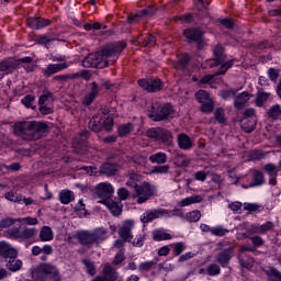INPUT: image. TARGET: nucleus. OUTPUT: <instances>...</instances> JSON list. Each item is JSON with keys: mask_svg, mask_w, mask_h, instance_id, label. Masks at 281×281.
I'll use <instances>...</instances> for the list:
<instances>
[{"mask_svg": "<svg viewBox=\"0 0 281 281\" xmlns=\"http://www.w3.org/2000/svg\"><path fill=\"white\" fill-rule=\"evenodd\" d=\"M19 67H23L26 74H32V71H36V64H34V58L32 57H23L18 59V69Z\"/></svg>", "mask_w": 281, "mask_h": 281, "instance_id": "nucleus-20", "label": "nucleus"}, {"mask_svg": "<svg viewBox=\"0 0 281 281\" xmlns=\"http://www.w3.org/2000/svg\"><path fill=\"white\" fill-rule=\"evenodd\" d=\"M40 239L42 240V243L54 240V232L52 231V227L49 226L42 227L40 232Z\"/></svg>", "mask_w": 281, "mask_h": 281, "instance_id": "nucleus-35", "label": "nucleus"}, {"mask_svg": "<svg viewBox=\"0 0 281 281\" xmlns=\"http://www.w3.org/2000/svg\"><path fill=\"white\" fill-rule=\"evenodd\" d=\"M113 192H115V189L113 188V184L109 182H101L94 188V194H97L99 199H103L101 203L110 201L111 196H113Z\"/></svg>", "mask_w": 281, "mask_h": 281, "instance_id": "nucleus-10", "label": "nucleus"}, {"mask_svg": "<svg viewBox=\"0 0 281 281\" xmlns=\"http://www.w3.org/2000/svg\"><path fill=\"white\" fill-rule=\"evenodd\" d=\"M195 100L198 102H200V104H203L204 102H207L209 100H211L210 92H207L205 90H199L195 93Z\"/></svg>", "mask_w": 281, "mask_h": 281, "instance_id": "nucleus-49", "label": "nucleus"}, {"mask_svg": "<svg viewBox=\"0 0 281 281\" xmlns=\"http://www.w3.org/2000/svg\"><path fill=\"white\" fill-rule=\"evenodd\" d=\"M265 183V173L260 170L252 171V182L249 184V188H256Z\"/></svg>", "mask_w": 281, "mask_h": 281, "instance_id": "nucleus-30", "label": "nucleus"}, {"mask_svg": "<svg viewBox=\"0 0 281 281\" xmlns=\"http://www.w3.org/2000/svg\"><path fill=\"white\" fill-rule=\"evenodd\" d=\"M203 201V196L195 194L188 198H184L180 201V207H188V205H194V203H201Z\"/></svg>", "mask_w": 281, "mask_h": 281, "instance_id": "nucleus-32", "label": "nucleus"}, {"mask_svg": "<svg viewBox=\"0 0 281 281\" xmlns=\"http://www.w3.org/2000/svg\"><path fill=\"white\" fill-rule=\"evenodd\" d=\"M267 115L269 120H272V122H276L280 120L281 116V105L280 104H274L270 106L267 111Z\"/></svg>", "mask_w": 281, "mask_h": 281, "instance_id": "nucleus-31", "label": "nucleus"}, {"mask_svg": "<svg viewBox=\"0 0 281 281\" xmlns=\"http://www.w3.org/2000/svg\"><path fill=\"white\" fill-rule=\"evenodd\" d=\"M82 265H85L86 269H87V273L89 276H95V273H98V270H95V263H93L91 260L89 259H82Z\"/></svg>", "mask_w": 281, "mask_h": 281, "instance_id": "nucleus-48", "label": "nucleus"}, {"mask_svg": "<svg viewBox=\"0 0 281 281\" xmlns=\"http://www.w3.org/2000/svg\"><path fill=\"white\" fill-rule=\"evenodd\" d=\"M238 93V90L231 89V90H223L221 92V97L223 100H232V98H236V94Z\"/></svg>", "mask_w": 281, "mask_h": 281, "instance_id": "nucleus-59", "label": "nucleus"}, {"mask_svg": "<svg viewBox=\"0 0 281 281\" xmlns=\"http://www.w3.org/2000/svg\"><path fill=\"white\" fill-rule=\"evenodd\" d=\"M183 36L188 43H196L198 49L205 47V41L203 40V31L200 27H189L183 31Z\"/></svg>", "mask_w": 281, "mask_h": 281, "instance_id": "nucleus-8", "label": "nucleus"}, {"mask_svg": "<svg viewBox=\"0 0 281 281\" xmlns=\"http://www.w3.org/2000/svg\"><path fill=\"white\" fill-rule=\"evenodd\" d=\"M133 227H135V222L133 220H127L119 229V236L125 243H131V240H133Z\"/></svg>", "mask_w": 281, "mask_h": 281, "instance_id": "nucleus-11", "label": "nucleus"}, {"mask_svg": "<svg viewBox=\"0 0 281 281\" xmlns=\"http://www.w3.org/2000/svg\"><path fill=\"white\" fill-rule=\"evenodd\" d=\"M138 45L143 47H155L157 45V40L151 34L139 35L137 37Z\"/></svg>", "mask_w": 281, "mask_h": 281, "instance_id": "nucleus-26", "label": "nucleus"}, {"mask_svg": "<svg viewBox=\"0 0 281 281\" xmlns=\"http://www.w3.org/2000/svg\"><path fill=\"white\" fill-rule=\"evenodd\" d=\"M9 238H13L14 240H21V229L19 228H11L7 232Z\"/></svg>", "mask_w": 281, "mask_h": 281, "instance_id": "nucleus-64", "label": "nucleus"}, {"mask_svg": "<svg viewBox=\"0 0 281 281\" xmlns=\"http://www.w3.org/2000/svg\"><path fill=\"white\" fill-rule=\"evenodd\" d=\"M102 274H100L103 280L105 281H117V278H120V273L113 266H111L109 262L103 265V269L101 271Z\"/></svg>", "mask_w": 281, "mask_h": 281, "instance_id": "nucleus-14", "label": "nucleus"}, {"mask_svg": "<svg viewBox=\"0 0 281 281\" xmlns=\"http://www.w3.org/2000/svg\"><path fill=\"white\" fill-rule=\"evenodd\" d=\"M217 246H218V249H222V251H220L215 256V262H217V265H221V267H223V268L228 267L229 262H232V258L234 257L235 247L229 246L227 248H224L225 243H218Z\"/></svg>", "mask_w": 281, "mask_h": 281, "instance_id": "nucleus-7", "label": "nucleus"}, {"mask_svg": "<svg viewBox=\"0 0 281 281\" xmlns=\"http://www.w3.org/2000/svg\"><path fill=\"white\" fill-rule=\"evenodd\" d=\"M67 67H69L67 63L49 64L45 69L42 70V72L45 78H49L54 76V74H58V71H63V69H67Z\"/></svg>", "mask_w": 281, "mask_h": 281, "instance_id": "nucleus-18", "label": "nucleus"}, {"mask_svg": "<svg viewBox=\"0 0 281 281\" xmlns=\"http://www.w3.org/2000/svg\"><path fill=\"white\" fill-rule=\"evenodd\" d=\"M22 267L23 261L16 258H10V260L7 263V269H9V271H19Z\"/></svg>", "mask_w": 281, "mask_h": 281, "instance_id": "nucleus-41", "label": "nucleus"}, {"mask_svg": "<svg viewBox=\"0 0 281 281\" xmlns=\"http://www.w3.org/2000/svg\"><path fill=\"white\" fill-rule=\"evenodd\" d=\"M104 204L110 210L111 214H113V216H120V214H122V204L121 203L113 202V200H106L104 202Z\"/></svg>", "mask_w": 281, "mask_h": 281, "instance_id": "nucleus-29", "label": "nucleus"}, {"mask_svg": "<svg viewBox=\"0 0 281 281\" xmlns=\"http://www.w3.org/2000/svg\"><path fill=\"white\" fill-rule=\"evenodd\" d=\"M206 273H207V276H211V277L220 276L221 274V266L217 263H210L206 267Z\"/></svg>", "mask_w": 281, "mask_h": 281, "instance_id": "nucleus-51", "label": "nucleus"}, {"mask_svg": "<svg viewBox=\"0 0 281 281\" xmlns=\"http://www.w3.org/2000/svg\"><path fill=\"white\" fill-rule=\"evenodd\" d=\"M157 262H159L158 258H156L155 260H151V261H144L138 266V271H140V272L153 271V269H155V267H157Z\"/></svg>", "mask_w": 281, "mask_h": 281, "instance_id": "nucleus-38", "label": "nucleus"}, {"mask_svg": "<svg viewBox=\"0 0 281 281\" xmlns=\"http://www.w3.org/2000/svg\"><path fill=\"white\" fill-rule=\"evenodd\" d=\"M265 273L270 281H281V272L276 268H270Z\"/></svg>", "mask_w": 281, "mask_h": 281, "instance_id": "nucleus-43", "label": "nucleus"}, {"mask_svg": "<svg viewBox=\"0 0 281 281\" xmlns=\"http://www.w3.org/2000/svg\"><path fill=\"white\" fill-rule=\"evenodd\" d=\"M0 256H2V258H16L19 252H16L14 248L10 247V245L0 243Z\"/></svg>", "mask_w": 281, "mask_h": 281, "instance_id": "nucleus-25", "label": "nucleus"}, {"mask_svg": "<svg viewBox=\"0 0 281 281\" xmlns=\"http://www.w3.org/2000/svg\"><path fill=\"white\" fill-rule=\"evenodd\" d=\"M250 98H251V94H249V92L247 91H244L240 94H238L234 101L235 109L237 110L245 109Z\"/></svg>", "mask_w": 281, "mask_h": 281, "instance_id": "nucleus-23", "label": "nucleus"}, {"mask_svg": "<svg viewBox=\"0 0 281 281\" xmlns=\"http://www.w3.org/2000/svg\"><path fill=\"white\" fill-rule=\"evenodd\" d=\"M75 238L82 247L91 249L92 245L98 247L100 243H104L109 238V231L104 227H98L93 231H78Z\"/></svg>", "mask_w": 281, "mask_h": 281, "instance_id": "nucleus-3", "label": "nucleus"}, {"mask_svg": "<svg viewBox=\"0 0 281 281\" xmlns=\"http://www.w3.org/2000/svg\"><path fill=\"white\" fill-rule=\"evenodd\" d=\"M263 170L268 172L269 177H278V168L273 164L265 165Z\"/></svg>", "mask_w": 281, "mask_h": 281, "instance_id": "nucleus-60", "label": "nucleus"}, {"mask_svg": "<svg viewBox=\"0 0 281 281\" xmlns=\"http://www.w3.org/2000/svg\"><path fill=\"white\" fill-rule=\"evenodd\" d=\"M36 228L24 227L21 234V240H30V238H34L36 236Z\"/></svg>", "mask_w": 281, "mask_h": 281, "instance_id": "nucleus-45", "label": "nucleus"}, {"mask_svg": "<svg viewBox=\"0 0 281 281\" xmlns=\"http://www.w3.org/2000/svg\"><path fill=\"white\" fill-rule=\"evenodd\" d=\"M88 126L93 131V133H100L101 131H103L102 119L98 120V116H93L89 121Z\"/></svg>", "mask_w": 281, "mask_h": 281, "instance_id": "nucleus-39", "label": "nucleus"}, {"mask_svg": "<svg viewBox=\"0 0 281 281\" xmlns=\"http://www.w3.org/2000/svg\"><path fill=\"white\" fill-rule=\"evenodd\" d=\"M172 113H175V108H172V104L165 103L160 105L155 113V122H161L162 120H169V117H172Z\"/></svg>", "mask_w": 281, "mask_h": 281, "instance_id": "nucleus-12", "label": "nucleus"}, {"mask_svg": "<svg viewBox=\"0 0 281 281\" xmlns=\"http://www.w3.org/2000/svg\"><path fill=\"white\" fill-rule=\"evenodd\" d=\"M228 233L229 231H227V228H224L222 226L211 228V234L213 236H225V234H228Z\"/></svg>", "mask_w": 281, "mask_h": 281, "instance_id": "nucleus-63", "label": "nucleus"}, {"mask_svg": "<svg viewBox=\"0 0 281 281\" xmlns=\"http://www.w3.org/2000/svg\"><path fill=\"white\" fill-rule=\"evenodd\" d=\"M153 240L160 243L161 240H172V235L166 233L164 229H156L153 232Z\"/></svg>", "mask_w": 281, "mask_h": 281, "instance_id": "nucleus-33", "label": "nucleus"}, {"mask_svg": "<svg viewBox=\"0 0 281 281\" xmlns=\"http://www.w3.org/2000/svg\"><path fill=\"white\" fill-rule=\"evenodd\" d=\"M170 172V165L155 166L151 169V175H168Z\"/></svg>", "mask_w": 281, "mask_h": 281, "instance_id": "nucleus-50", "label": "nucleus"}, {"mask_svg": "<svg viewBox=\"0 0 281 281\" xmlns=\"http://www.w3.org/2000/svg\"><path fill=\"white\" fill-rule=\"evenodd\" d=\"M45 277L52 278L53 281H63L60 271L54 263H49V262L40 263L31 272V278L34 281H45Z\"/></svg>", "mask_w": 281, "mask_h": 281, "instance_id": "nucleus-4", "label": "nucleus"}, {"mask_svg": "<svg viewBox=\"0 0 281 281\" xmlns=\"http://www.w3.org/2000/svg\"><path fill=\"white\" fill-rule=\"evenodd\" d=\"M247 251H256V249L251 246H241L239 249V254H238V260H239V265L241 267H245L246 269H249V267H251V265H254V258L249 257L248 260L247 258Z\"/></svg>", "mask_w": 281, "mask_h": 281, "instance_id": "nucleus-13", "label": "nucleus"}, {"mask_svg": "<svg viewBox=\"0 0 281 281\" xmlns=\"http://www.w3.org/2000/svg\"><path fill=\"white\" fill-rule=\"evenodd\" d=\"M201 111L202 113H212L214 111V101L212 99L204 101L201 105Z\"/></svg>", "mask_w": 281, "mask_h": 281, "instance_id": "nucleus-55", "label": "nucleus"}, {"mask_svg": "<svg viewBox=\"0 0 281 281\" xmlns=\"http://www.w3.org/2000/svg\"><path fill=\"white\" fill-rule=\"evenodd\" d=\"M213 56L218 63H225L227 56L225 55V48L221 45H216L213 49Z\"/></svg>", "mask_w": 281, "mask_h": 281, "instance_id": "nucleus-40", "label": "nucleus"}, {"mask_svg": "<svg viewBox=\"0 0 281 281\" xmlns=\"http://www.w3.org/2000/svg\"><path fill=\"white\" fill-rule=\"evenodd\" d=\"M261 229V236H265V234H269V232H273L276 229V224L273 222L268 221L265 224H260Z\"/></svg>", "mask_w": 281, "mask_h": 281, "instance_id": "nucleus-52", "label": "nucleus"}, {"mask_svg": "<svg viewBox=\"0 0 281 281\" xmlns=\"http://www.w3.org/2000/svg\"><path fill=\"white\" fill-rule=\"evenodd\" d=\"M126 260V256H124V250H120L115 256L114 259L112 261V265L114 267H117V265H122V262H124Z\"/></svg>", "mask_w": 281, "mask_h": 281, "instance_id": "nucleus-58", "label": "nucleus"}, {"mask_svg": "<svg viewBox=\"0 0 281 281\" xmlns=\"http://www.w3.org/2000/svg\"><path fill=\"white\" fill-rule=\"evenodd\" d=\"M150 164H157L158 166H164L168 161V154L164 151H158L149 156Z\"/></svg>", "mask_w": 281, "mask_h": 281, "instance_id": "nucleus-27", "label": "nucleus"}, {"mask_svg": "<svg viewBox=\"0 0 281 281\" xmlns=\"http://www.w3.org/2000/svg\"><path fill=\"white\" fill-rule=\"evenodd\" d=\"M135 128V125L133 123H125L119 126L117 128V135L119 137H126L127 135H131Z\"/></svg>", "mask_w": 281, "mask_h": 281, "instance_id": "nucleus-34", "label": "nucleus"}, {"mask_svg": "<svg viewBox=\"0 0 281 281\" xmlns=\"http://www.w3.org/2000/svg\"><path fill=\"white\" fill-rule=\"evenodd\" d=\"M101 124L104 131H111V128H113V117L108 116L105 119H101Z\"/></svg>", "mask_w": 281, "mask_h": 281, "instance_id": "nucleus-62", "label": "nucleus"}, {"mask_svg": "<svg viewBox=\"0 0 281 281\" xmlns=\"http://www.w3.org/2000/svg\"><path fill=\"white\" fill-rule=\"evenodd\" d=\"M138 86L142 87L144 91H148V93H157V91L164 89V81L157 77H151L148 79H139Z\"/></svg>", "mask_w": 281, "mask_h": 281, "instance_id": "nucleus-9", "label": "nucleus"}, {"mask_svg": "<svg viewBox=\"0 0 281 281\" xmlns=\"http://www.w3.org/2000/svg\"><path fill=\"white\" fill-rule=\"evenodd\" d=\"M232 67H234V59L223 63L218 71L215 72V76H225V74H227V70L232 69Z\"/></svg>", "mask_w": 281, "mask_h": 281, "instance_id": "nucleus-47", "label": "nucleus"}, {"mask_svg": "<svg viewBox=\"0 0 281 281\" xmlns=\"http://www.w3.org/2000/svg\"><path fill=\"white\" fill-rule=\"evenodd\" d=\"M34 100H36L34 95L27 94L21 100V102L26 106V109H36V106H34Z\"/></svg>", "mask_w": 281, "mask_h": 281, "instance_id": "nucleus-53", "label": "nucleus"}, {"mask_svg": "<svg viewBox=\"0 0 281 281\" xmlns=\"http://www.w3.org/2000/svg\"><path fill=\"white\" fill-rule=\"evenodd\" d=\"M14 134L26 142H34L45 136L49 131V125L38 121H21L13 126Z\"/></svg>", "mask_w": 281, "mask_h": 281, "instance_id": "nucleus-2", "label": "nucleus"}, {"mask_svg": "<svg viewBox=\"0 0 281 281\" xmlns=\"http://www.w3.org/2000/svg\"><path fill=\"white\" fill-rule=\"evenodd\" d=\"M270 95H271V93H269V92H265V91L257 92V95L255 99L256 106H265V104L269 100Z\"/></svg>", "mask_w": 281, "mask_h": 281, "instance_id": "nucleus-37", "label": "nucleus"}, {"mask_svg": "<svg viewBox=\"0 0 281 281\" xmlns=\"http://www.w3.org/2000/svg\"><path fill=\"white\" fill-rule=\"evenodd\" d=\"M188 65H190V57L186 54L178 57V60L175 64V69H186Z\"/></svg>", "mask_w": 281, "mask_h": 281, "instance_id": "nucleus-42", "label": "nucleus"}, {"mask_svg": "<svg viewBox=\"0 0 281 281\" xmlns=\"http://www.w3.org/2000/svg\"><path fill=\"white\" fill-rule=\"evenodd\" d=\"M15 69H19V59L8 58L0 61V71L5 74H12Z\"/></svg>", "mask_w": 281, "mask_h": 281, "instance_id": "nucleus-16", "label": "nucleus"}, {"mask_svg": "<svg viewBox=\"0 0 281 281\" xmlns=\"http://www.w3.org/2000/svg\"><path fill=\"white\" fill-rule=\"evenodd\" d=\"M125 48L126 43L124 42L108 44L103 47V49L95 53H90L82 60V66L88 69H104V67H109V64L113 65V63L117 60L120 53L124 52Z\"/></svg>", "mask_w": 281, "mask_h": 281, "instance_id": "nucleus-1", "label": "nucleus"}, {"mask_svg": "<svg viewBox=\"0 0 281 281\" xmlns=\"http://www.w3.org/2000/svg\"><path fill=\"white\" fill-rule=\"evenodd\" d=\"M214 120H216V122L218 124H226L227 123V119L225 117V110L223 108H217L215 110Z\"/></svg>", "mask_w": 281, "mask_h": 281, "instance_id": "nucleus-44", "label": "nucleus"}, {"mask_svg": "<svg viewBox=\"0 0 281 281\" xmlns=\"http://www.w3.org/2000/svg\"><path fill=\"white\" fill-rule=\"evenodd\" d=\"M52 98H54V93L48 90H44L38 99V104H45V102L52 100Z\"/></svg>", "mask_w": 281, "mask_h": 281, "instance_id": "nucleus-61", "label": "nucleus"}, {"mask_svg": "<svg viewBox=\"0 0 281 281\" xmlns=\"http://www.w3.org/2000/svg\"><path fill=\"white\" fill-rule=\"evenodd\" d=\"M26 25H29L31 30H43V27H47V25H52V21L45 18H29L26 20Z\"/></svg>", "mask_w": 281, "mask_h": 281, "instance_id": "nucleus-17", "label": "nucleus"}, {"mask_svg": "<svg viewBox=\"0 0 281 281\" xmlns=\"http://www.w3.org/2000/svg\"><path fill=\"white\" fill-rule=\"evenodd\" d=\"M186 218L189 223H199L201 221V211H191L186 214Z\"/></svg>", "mask_w": 281, "mask_h": 281, "instance_id": "nucleus-46", "label": "nucleus"}, {"mask_svg": "<svg viewBox=\"0 0 281 281\" xmlns=\"http://www.w3.org/2000/svg\"><path fill=\"white\" fill-rule=\"evenodd\" d=\"M166 214H168V210H164V209L147 211L143 214V216L140 217V221L144 224L153 223V221H155V218H159L160 216H164Z\"/></svg>", "mask_w": 281, "mask_h": 281, "instance_id": "nucleus-15", "label": "nucleus"}, {"mask_svg": "<svg viewBox=\"0 0 281 281\" xmlns=\"http://www.w3.org/2000/svg\"><path fill=\"white\" fill-rule=\"evenodd\" d=\"M146 137L154 142H160L164 146H172L175 144V136L172 132L165 127H150L146 131Z\"/></svg>", "mask_w": 281, "mask_h": 281, "instance_id": "nucleus-5", "label": "nucleus"}, {"mask_svg": "<svg viewBox=\"0 0 281 281\" xmlns=\"http://www.w3.org/2000/svg\"><path fill=\"white\" fill-rule=\"evenodd\" d=\"M177 142L181 150H190L191 148H194V142H192V138H190L186 133L179 134L177 136Z\"/></svg>", "mask_w": 281, "mask_h": 281, "instance_id": "nucleus-19", "label": "nucleus"}, {"mask_svg": "<svg viewBox=\"0 0 281 281\" xmlns=\"http://www.w3.org/2000/svg\"><path fill=\"white\" fill-rule=\"evenodd\" d=\"M98 93H100V86H98V83L95 81H93L91 83L90 93H88L85 97V99L82 100V104H85V106L91 105L93 100H95V98H98Z\"/></svg>", "mask_w": 281, "mask_h": 281, "instance_id": "nucleus-21", "label": "nucleus"}, {"mask_svg": "<svg viewBox=\"0 0 281 281\" xmlns=\"http://www.w3.org/2000/svg\"><path fill=\"white\" fill-rule=\"evenodd\" d=\"M175 256H181L186 251V244L183 241L171 245Z\"/></svg>", "mask_w": 281, "mask_h": 281, "instance_id": "nucleus-56", "label": "nucleus"}, {"mask_svg": "<svg viewBox=\"0 0 281 281\" xmlns=\"http://www.w3.org/2000/svg\"><path fill=\"white\" fill-rule=\"evenodd\" d=\"M257 123L258 120L256 117L244 119L240 121V126L245 133H254V131H256Z\"/></svg>", "mask_w": 281, "mask_h": 281, "instance_id": "nucleus-24", "label": "nucleus"}, {"mask_svg": "<svg viewBox=\"0 0 281 281\" xmlns=\"http://www.w3.org/2000/svg\"><path fill=\"white\" fill-rule=\"evenodd\" d=\"M4 199H7V201H11L12 203H21L23 201V195L14 194V192H7L4 194Z\"/></svg>", "mask_w": 281, "mask_h": 281, "instance_id": "nucleus-54", "label": "nucleus"}, {"mask_svg": "<svg viewBox=\"0 0 281 281\" xmlns=\"http://www.w3.org/2000/svg\"><path fill=\"white\" fill-rule=\"evenodd\" d=\"M100 173L105 175V177H115L117 168L113 164L105 162L100 167Z\"/></svg>", "mask_w": 281, "mask_h": 281, "instance_id": "nucleus-28", "label": "nucleus"}, {"mask_svg": "<svg viewBox=\"0 0 281 281\" xmlns=\"http://www.w3.org/2000/svg\"><path fill=\"white\" fill-rule=\"evenodd\" d=\"M74 199H76V195L70 190L59 192V201L63 205H69Z\"/></svg>", "mask_w": 281, "mask_h": 281, "instance_id": "nucleus-36", "label": "nucleus"}, {"mask_svg": "<svg viewBox=\"0 0 281 281\" xmlns=\"http://www.w3.org/2000/svg\"><path fill=\"white\" fill-rule=\"evenodd\" d=\"M87 139H89V132H81L72 140V146L76 150H82L87 146Z\"/></svg>", "mask_w": 281, "mask_h": 281, "instance_id": "nucleus-22", "label": "nucleus"}, {"mask_svg": "<svg viewBox=\"0 0 281 281\" xmlns=\"http://www.w3.org/2000/svg\"><path fill=\"white\" fill-rule=\"evenodd\" d=\"M80 78H83V80H90L91 74L89 72V70H81L79 72L72 74V80H78Z\"/></svg>", "mask_w": 281, "mask_h": 281, "instance_id": "nucleus-57", "label": "nucleus"}, {"mask_svg": "<svg viewBox=\"0 0 281 281\" xmlns=\"http://www.w3.org/2000/svg\"><path fill=\"white\" fill-rule=\"evenodd\" d=\"M157 188H155V186L150 184V182H143L135 187V194L133 195V199H137L136 203L142 205V203H146V201H149L151 196H155Z\"/></svg>", "mask_w": 281, "mask_h": 281, "instance_id": "nucleus-6", "label": "nucleus"}]
</instances>
